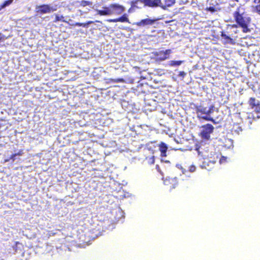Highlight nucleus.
Here are the masks:
<instances>
[{
  "label": "nucleus",
  "instance_id": "nucleus-27",
  "mask_svg": "<svg viewBox=\"0 0 260 260\" xmlns=\"http://www.w3.org/2000/svg\"><path fill=\"white\" fill-rule=\"evenodd\" d=\"M196 170V168L194 165H191L189 167V171L190 172H194Z\"/></svg>",
  "mask_w": 260,
  "mask_h": 260
},
{
  "label": "nucleus",
  "instance_id": "nucleus-35",
  "mask_svg": "<svg viewBox=\"0 0 260 260\" xmlns=\"http://www.w3.org/2000/svg\"><path fill=\"white\" fill-rule=\"evenodd\" d=\"M254 3L255 4H259L260 3V0H254Z\"/></svg>",
  "mask_w": 260,
  "mask_h": 260
},
{
  "label": "nucleus",
  "instance_id": "nucleus-4",
  "mask_svg": "<svg viewBox=\"0 0 260 260\" xmlns=\"http://www.w3.org/2000/svg\"><path fill=\"white\" fill-rule=\"evenodd\" d=\"M110 8L111 15H119L125 11L124 6L116 3L110 4Z\"/></svg>",
  "mask_w": 260,
  "mask_h": 260
},
{
  "label": "nucleus",
  "instance_id": "nucleus-36",
  "mask_svg": "<svg viewBox=\"0 0 260 260\" xmlns=\"http://www.w3.org/2000/svg\"><path fill=\"white\" fill-rule=\"evenodd\" d=\"M206 162H204L203 164V167H204L205 168H206Z\"/></svg>",
  "mask_w": 260,
  "mask_h": 260
},
{
  "label": "nucleus",
  "instance_id": "nucleus-37",
  "mask_svg": "<svg viewBox=\"0 0 260 260\" xmlns=\"http://www.w3.org/2000/svg\"><path fill=\"white\" fill-rule=\"evenodd\" d=\"M246 1H249V0H245Z\"/></svg>",
  "mask_w": 260,
  "mask_h": 260
},
{
  "label": "nucleus",
  "instance_id": "nucleus-3",
  "mask_svg": "<svg viewBox=\"0 0 260 260\" xmlns=\"http://www.w3.org/2000/svg\"><path fill=\"white\" fill-rule=\"evenodd\" d=\"M214 130L213 126L210 123H207L202 126V130L201 132V137L205 140H208L210 137V134Z\"/></svg>",
  "mask_w": 260,
  "mask_h": 260
},
{
  "label": "nucleus",
  "instance_id": "nucleus-23",
  "mask_svg": "<svg viewBox=\"0 0 260 260\" xmlns=\"http://www.w3.org/2000/svg\"><path fill=\"white\" fill-rule=\"evenodd\" d=\"M92 5V2L87 1H81L80 2V5L83 7Z\"/></svg>",
  "mask_w": 260,
  "mask_h": 260
},
{
  "label": "nucleus",
  "instance_id": "nucleus-25",
  "mask_svg": "<svg viewBox=\"0 0 260 260\" xmlns=\"http://www.w3.org/2000/svg\"><path fill=\"white\" fill-rule=\"evenodd\" d=\"M205 10L207 11H210L211 12H215L216 11V9L215 6L207 7Z\"/></svg>",
  "mask_w": 260,
  "mask_h": 260
},
{
  "label": "nucleus",
  "instance_id": "nucleus-22",
  "mask_svg": "<svg viewBox=\"0 0 260 260\" xmlns=\"http://www.w3.org/2000/svg\"><path fill=\"white\" fill-rule=\"evenodd\" d=\"M93 23L92 21H88L85 23H76V25L78 26H83L84 27L88 26V25L90 24Z\"/></svg>",
  "mask_w": 260,
  "mask_h": 260
},
{
  "label": "nucleus",
  "instance_id": "nucleus-11",
  "mask_svg": "<svg viewBox=\"0 0 260 260\" xmlns=\"http://www.w3.org/2000/svg\"><path fill=\"white\" fill-rule=\"evenodd\" d=\"M155 21V20L153 19L146 18L142 19L140 21L136 22V24L138 26H144L145 25H152L154 23Z\"/></svg>",
  "mask_w": 260,
  "mask_h": 260
},
{
  "label": "nucleus",
  "instance_id": "nucleus-29",
  "mask_svg": "<svg viewBox=\"0 0 260 260\" xmlns=\"http://www.w3.org/2000/svg\"><path fill=\"white\" fill-rule=\"evenodd\" d=\"M226 157L224 156H222L219 160L220 164H222V162L226 161Z\"/></svg>",
  "mask_w": 260,
  "mask_h": 260
},
{
  "label": "nucleus",
  "instance_id": "nucleus-10",
  "mask_svg": "<svg viewBox=\"0 0 260 260\" xmlns=\"http://www.w3.org/2000/svg\"><path fill=\"white\" fill-rule=\"evenodd\" d=\"M109 21L110 22H127L129 23V21L128 18V15L127 14L124 13L121 16L109 20Z\"/></svg>",
  "mask_w": 260,
  "mask_h": 260
},
{
  "label": "nucleus",
  "instance_id": "nucleus-2",
  "mask_svg": "<svg viewBox=\"0 0 260 260\" xmlns=\"http://www.w3.org/2000/svg\"><path fill=\"white\" fill-rule=\"evenodd\" d=\"M214 108V104H211L208 107H205L203 105H200L196 107V110L198 117L214 122V120L210 116V115L213 113Z\"/></svg>",
  "mask_w": 260,
  "mask_h": 260
},
{
  "label": "nucleus",
  "instance_id": "nucleus-7",
  "mask_svg": "<svg viewBox=\"0 0 260 260\" xmlns=\"http://www.w3.org/2000/svg\"><path fill=\"white\" fill-rule=\"evenodd\" d=\"M144 6L150 8H156L159 7L161 8V0H141Z\"/></svg>",
  "mask_w": 260,
  "mask_h": 260
},
{
  "label": "nucleus",
  "instance_id": "nucleus-1",
  "mask_svg": "<svg viewBox=\"0 0 260 260\" xmlns=\"http://www.w3.org/2000/svg\"><path fill=\"white\" fill-rule=\"evenodd\" d=\"M234 20L236 21L237 25H234L233 26L236 27L239 26L242 28V31L244 33H246L250 31L248 28L249 24L250 22L251 19L247 17L246 14L241 12L240 7H238L233 14Z\"/></svg>",
  "mask_w": 260,
  "mask_h": 260
},
{
  "label": "nucleus",
  "instance_id": "nucleus-15",
  "mask_svg": "<svg viewBox=\"0 0 260 260\" xmlns=\"http://www.w3.org/2000/svg\"><path fill=\"white\" fill-rule=\"evenodd\" d=\"M223 144V146L225 148L230 149L233 147V141L231 139L224 138Z\"/></svg>",
  "mask_w": 260,
  "mask_h": 260
},
{
  "label": "nucleus",
  "instance_id": "nucleus-18",
  "mask_svg": "<svg viewBox=\"0 0 260 260\" xmlns=\"http://www.w3.org/2000/svg\"><path fill=\"white\" fill-rule=\"evenodd\" d=\"M13 247L15 252H17L19 250L21 251L23 250V245L19 242H16Z\"/></svg>",
  "mask_w": 260,
  "mask_h": 260
},
{
  "label": "nucleus",
  "instance_id": "nucleus-13",
  "mask_svg": "<svg viewBox=\"0 0 260 260\" xmlns=\"http://www.w3.org/2000/svg\"><path fill=\"white\" fill-rule=\"evenodd\" d=\"M158 147L159 150L160 151V156L161 157H166L167 151L168 149L167 145L164 142H161L159 143Z\"/></svg>",
  "mask_w": 260,
  "mask_h": 260
},
{
  "label": "nucleus",
  "instance_id": "nucleus-8",
  "mask_svg": "<svg viewBox=\"0 0 260 260\" xmlns=\"http://www.w3.org/2000/svg\"><path fill=\"white\" fill-rule=\"evenodd\" d=\"M249 106L257 114H260V103L254 98H250L248 101Z\"/></svg>",
  "mask_w": 260,
  "mask_h": 260
},
{
  "label": "nucleus",
  "instance_id": "nucleus-17",
  "mask_svg": "<svg viewBox=\"0 0 260 260\" xmlns=\"http://www.w3.org/2000/svg\"><path fill=\"white\" fill-rule=\"evenodd\" d=\"M164 3V5L161 4V8L166 10L167 7L173 6L175 3V0H165Z\"/></svg>",
  "mask_w": 260,
  "mask_h": 260
},
{
  "label": "nucleus",
  "instance_id": "nucleus-14",
  "mask_svg": "<svg viewBox=\"0 0 260 260\" xmlns=\"http://www.w3.org/2000/svg\"><path fill=\"white\" fill-rule=\"evenodd\" d=\"M240 123H235L234 122L232 131L236 134H239L240 133L242 132L243 128L242 126L240 125Z\"/></svg>",
  "mask_w": 260,
  "mask_h": 260
},
{
  "label": "nucleus",
  "instance_id": "nucleus-12",
  "mask_svg": "<svg viewBox=\"0 0 260 260\" xmlns=\"http://www.w3.org/2000/svg\"><path fill=\"white\" fill-rule=\"evenodd\" d=\"M110 5L108 7H103V10H97V14L100 16L111 15Z\"/></svg>",
  "mask_w": 260,
  "mask_h": 260
},
{
  "label": "nucleus",
  "instance_id": "nucleus-26",
  "mask_svg": "<svg viewBox=\"0 0 260 260\" xmlns=\"http://www.w3.org/2000/svg\"><path fill=\"white\" fill-rule=\"evenodd\" d=\"M16 154L15 153H14L11 155L9 159H6L5 161L6 162L10 160H12L13 161H14L16 159Z\"/></svg>",
  "mask_w": 260,
  "mask_h": 260
},
{
  "label": "nucleus",
  "instance_id": "nucleus-6",
  "mask_svg": "<svg viewBox=\"0 0 260 260\" xmlns=\"http://www.w3.org/2000/svg\"><path fill=\"white\" fill-rule=\"evenodd\" d=\"M36 12L39 14L49 13L54 11V9L49 5H42L36 7Z\"/></svg>",
  "mask_w": 260,
  "mask_h": 260
},
{
  "label": "nucleus",
  "instance_id": "nucleus-28",
  "mask_svg": "<svg viewBox=\"0 0 260 260\" xmlns=\"http://www.w3.org/2000/svg\"><path fill=\"white\" fill-rule=\"evenodd\" d=\"M15 154H16V156H22L24 154L23 150V149L19 150L18 151V152L15 153Z\"/></svg>",
  "mask_w": 260,
  "mask_h": 260
},
{
  "label": "nucleus",
  "instance_id": "nucleus-21",
  "mask_svg": "<svg viewBox=\"0 0 260 260\" xmlns=\"http://www.w3.org/2000/svg\"><path fill=\"white\" fill-rule=\"evenodd\" d=\"M13 2V0H7L5 1L1 5L0 9L4 8L8 6L11 5Z\"/></svg>",
  "mask_w": 260,
  "mask_h": 260
},
{
  "label": "nucleus",
  "instance_id": "nucleus-9",
  "mask_svg": "<svg viewBox=\"0 0 260 260\" xmlns=\"http://www.w3.org/2000/svg\"><path fill=\"white\" fill-rule=\"evenodd\" d=\"M220 36L221 37V39L223 40V43L224 44H234V40L230 36H229L228 34H226L225 32L221 31Z\"/></svg>",
  "mask_w": 260,
  "mask_h": 260
},
{
  "label": "nucleus",
  "instance_id": "nucleus-16",
  "mask_svg": "<svg viewBox=\"0 0 260 260\" xmlns=\"http://www.w3.org/2000/svg\"><path fill=\"white\" fill-rule=\"evenodd\" d=\"M259 118H260V115L257 116V117L255 118L253 116L252 113H249L247 116L246 122L247 123V125L250 126L254 120H255L256 119Z\"/></svg>",
  "mask_w": 260,
  "mask_h": 260
},
{
  "label": "nucleus",
  "instance_id": "nucleus-19",
  "mask_svg": "<svg viewBox=\"0 0 260 260\" xmlns=\"http://www.w3.org/2000/svg\"><path fill=\"white\" fill-rule=\"evenodd\" d=\"M183 62H184L183 60H170L169 62V64L172 67L179 66Z\"/></svg>",
  "mask_w": 260,
  "mask_h": 260
},
{
  "label": "nucleus",
  "instance_id": "nucleus-32",
  "mask_svg": "<svg viewBox=\"0 0 260 260\" xmlns=\"http://www.w3.org/2000/svg\"><path fill=\"white\" fill-rule=\"evenodd\" d=\"M5 38V36L3 35L2 33H0V42L3 41Z\"/></svg>",
  "mask_w": 260,
  "mask_h": 260
},
{
  "label": "nucleus",
  "instance_id": "nucleus-20",
  "mask_svg": "<svg viewBox=\"0 0 260 260\" xmlns=\"http://www.w3.org/2000/svg\"><path fill=\"white\" fill-rule=\"evenodd\" d=\"M109 82L112 83H123L125 82V80L123 78H110L109 79Z\"/></svg>",
  "mask_w": 260,
  "mask_h": 260
},
{
  "label": "nucleus",
  "instance_id": "nucleus-31",
  "mask_svg": "<svg viewBox=\"0 0 260 260\" xmlns=\"http://www.w3.org/2000/svg\"><path fill=\"white\" fill-rule=\"evenodd\" d=\"M234 118L235 119L239 118L240 121H242V119L240 118V114H236L235 115H234Z\"/></svg>",
  "mask_w": 260,
  "mask_h": 260
},
{
  "label": "nucleus",
  "instance_id": "nucleus-30",
  "mask_svg": "<svg viewBox=\"0 0 260 260\" xmlns=\"http://www.w3.org/2000/svg\"><path fill=\"white\" fill-rule=\"evenodd\" d=\"M186 75V73L184 71H180L179 73L178 76L180 77H184Z\"/></svg>",
  "mask_w": 260,
  "mask_h": 260
},
{
  "label": "nucleus",
  "instance_id": "nucleus-24",
  "mask_svg": "<svg viewBox=\"0 0 260 260\" xmlns=\"http://www.w3.org/2000/svg\"><path fill=\"white\" fill-rule=\"evenodd\" d=\"M139 2H141V0H133L131 2V5L132 8L137 7V5Z\"/></svg>",
  "mask_w": 260,
  "mask_h": 260
},
{
  "label": "nucleus",
  "instance_id": "nucleus-5",
  "mask_svg": "<svg viewBox=\"0 0 260 260\" xmlns=\"http://www.w3.org/2000/svg\"><path fill=\"white\" fill-rule=\"evenodd\" d=\"M172 53L171 49H167L165 51H160L154 53L156 60L163 61L169 58L170 54Z\"/></svg>",
  "mask_w": 260,
  "mask_h": 260
},
{
  "label": "nucleus",
  "instance_id": "nucleus-33",
  "mask_svg": "<svg viewBox=\"0 0 260 260\" xmlns=\"http://www.w3.org/2000/svg\"><path fill=\"white\" fill-rule=\"evenodd\" d=\"M150 162L151 164H154V156H152L150 158Z\"/></svg>",
  "mask_w": 260,
  "mask_h": 260
},
{
  "label": "nucleus",
  "instance_id": "nucleus-34",
  "mask_svg": "<svg viewBox=\"0 0 260 260\" xmlns=\"http://www.w3.org/2000/svg\"><path fill=\"white\" fill-rule=\"evenodd\" d=\"M257 12L260 15V5L256 6Z\"/></svg>",
  "mask_w": 260,
  "mask_h": 260
}]
</instances>
